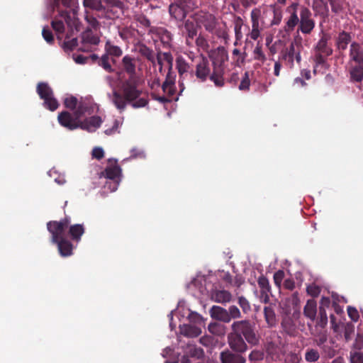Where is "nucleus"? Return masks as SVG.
<instances>
[{
  "label": "nucleus",
  "instance_id": "1",
  "mask_svg": "<svg viewBox=\"0 0 363 363\" xmlns=\"http://www.w3.org/2000/svg\"><path fill=\"white\" fill-rule=\"evenodd\" d=\"M138 77H128L122 82L121 93L113 91L111 101L120 112L125 109L128 103L134 108L145 107L148 104L147 96H141L143 92L138 89Z\"/></svg>",
  "mask_w": 363,
  "mask_h": 363
},
{
  "label": "nucleus",
  "instance_id": "2",
  "mask_svg": "<svg viewBox=\"0 0 363 363\" xmlns=\"http://www.w3.org/2000/svg\"><path fill=\"white\" fill-rule=\"evenodd\" d=\"M348 65L350 82L361 83L363 81V43L353 41L350 44Z\"/></svg>",
  "mask_w": 363,
  "mask_h": 363
},
{
  "label": "nucleus",
  "instance_id": "3",
  "mask_svg": "<svg viewBox=\"0 0 363 363\" xmlns=\"http://www.w3.org/2000/svg\"><path fill=\"white\" fill-rule=\"evenodd\" d=\"M228 60V54L223 46L218 47L213 54L212 72H211L209 79L216 86L223 87L225 85V73L226 66L225 63Z\"/></svg>",
  "mask_w": 363,
  "mask_h": 363
},
{
  "label": "nucleus",
  "instance_id": "4",
  "mask_svg": "<svg viewBox=\"0 0 363 363\" xmlns=\"http://www.w3.org/2000/svg\"><path fill=\"white\" fill-rule=\"evenodd\" d=\"M330 39L331 36L329 33L323 32L314 47V73L318 69H326L328 67L327 59L333 53L332 45L330 43Z\"/></svg>",
  "mask_w": 363,
  "mask_h": 363
},
{
  "label": "nucleus",
  "instance_id": "5",
  "mask_svg": "<svg viewBox=\"0 0 363 363\" xmlns=\"http://www.w3.org/2000/svg\"><path fill=\"white\" fill-rule=\"evenodd\" d=\"M302 49V38L297 35L290 43L289 46H285L281 50L278 58L281 62H284L286 67L289 69H292L294 67V61H296L297 64L301 63V51Z\"/></svg>",
  "mask_w": 363,
  "mask_h": 363
},
{
  "label": "nucleus",
  "instance_id": "6",
  "mask_svg": "<svg viewBox=\"0 0 363 363\" xmlns=\"http://www.w3.org/2000/svg\"><path fill=\"white\" fill-rule=\"evenodd\" d=\"M231 332L243 337L247 343L256 345L259 342L255 325L249 320L234 321L230 326Z\"/></svg>",
  "mask_w": 363,
  "mask_h": 363
},
{
  "label": "nucleus",
  "instance_id": "7",
  "mask_svg": "<svg viewBox=\"0 0 363 363\" xmlns=\"http://www.w3.org/2000/svg\"><path fill=\"white\" fill-rule=\"evenodd\" d=\"M36 91L40 98L43 100L44 106L51 111H55L59 104L54 97L53 91L46 82H39L36 87Z\"/></svg>",
  "mask_w": 363,
  "mask_h": 363
},
{
  "label": "nucleus",
  "instance_id": "8",
  "mask_svg": "<svg viewBox=\"0 0 363 363\" xmlns=\"http://www.w3.org/2000/svg\"><path fill=\"white\" fill-rule=\"evenodd\" d=\"M83 113L84 111L81 106H79L74 113L62 111L59 113L57 117L59 123L69 130H75L79 128L80 118Z\"/></svg>",
  "mask_w": 363,
  "mask_h": 363
},
{
  "label": "nucleus",
  "instance_id": "9",
  "mask_svg": "<svg viewBox=\"0 0 363 363\" xmlns=\"http://www.w3.org/2000/svg\"><path fill=\"white\" fill-rule=\"evenodd\" d=\"M70 223V218L65 217L59 221L51 220L47 223L48 230L51 234L52 242L65 238V232L68 228Z\"/></svg>",
  "mask_w": 363,
  "mask_h": 363
},
{
  "label": "nucleus",
  "instance_id": "10",
  "mask_svg": "<svg viewBox=\"0 0 363 363\" xmlns=\"http://www.w3.org/2000/svg\"><path fill=\"white\" fill-rule=\"evenodd\" d=\"M193 62L195 63V70H191L196 79L201 82H204L209 79L211 67L208 60L203 55H199L194 57Z\"/></svg>",
  "mask_w": 363,
  "mask_h": 363
},
{
  "label": "nucleus",
  "instance_id": "11",
  "mask_svg": "<svg viewBox=\"0 0 363 363\" xmlns=\"http://www.w3.org/2000/svg\"><path fill=\"white\" fill-rule=\"evenodd\" d=\"M299 23L298 30L303 34L310 35L315 28V22L310 9L304 6L299 9Z\"/></svg>",
  "mask_w": 363,
  "mask_h": 363
},
{
  "label": "nucleus",
  "instance_id": "12",
  "mask_svg": "<svg viewBox=\"0 0 363 363\" xmlns=\"http://www.w3.org/2000/svg\"><path fill=\"white\" fill-rule=\"evenodd\" d=\"M125 5L120 0H102L101 9L107 18L115 19L124 12Z\"/></svg>",
  "mask_w": 363,
  "mask_h": 363
},
{
  "label": "nucleus",
  "instance_id": "13",
  "mask_svg": "<svg viewBox=\"0 0 363 363\" xmlns=\"http://www.w3.org/2000/svg\"><path fill=\"white\" fill-rule=\"evenodd\" d=\"M101 174L106 178L114 181L111 191H116L119 184L120 177L121 176V168L118 164V161L116 160L109 159L106 167Z\"/></svg>",
  "mask_w": 363,
  "mask_h": 363
},
{
  "label": "nucleus",
  "instance_id": "14",
  "mask_svg": "<svg viewBox=\"0 0 363 363\" xmlns=\"http://www.w3.org/2000/svg\"><path fill=\"white\" fill-rule=\"evenodd\" d=\"M60 16L63 19L55 18L51 22L52 28L58 33L62 34L65 32L64 21L69 27L74 26L77 30H79L75 20L72 19L69 11L62 10L60 11Z\"/></svg>",
  "mask_w": 363,
  "mask_h": 363
},
{
  "label": "nucleus",
  "instance_id": "15",
  "mask_svg": "<svg viewBox=\"0 0 363 363\" xmlns=\"http://www.w3.org/2000/svg\"><path fill=\"white\" fill-rule=\"evenodd\" d=\"M227 340L230 350L235 352L243 354L248 349L247 341L245 338L231 331L228 334Z\"/></svg>",
  "mask_w": 363,
  "mask_h": 363
},
{
  "label": "nucleus",
  "instance_id": "16",
  "mask_svg": "<svg viewBox=\"0 0 363 363\" xmlns=\"http://www.w3.org/2000/svg\"><path fill=\"white\" fill-rule=\"evenodd\" d=\"M196 21L197 24L203 26L211 33H214L218 23L214 15L203 11L196 13Z\"/></svg>",
  "mask_w": 363,
  "mask_h": 363
},
{
  "label": "nucleus",
  "instance_id": "17",
  "mask_svg": "<svg viewBox=\"0 0 363 363\" xmlns=\"http://www.w3.org/2000/svg\"><path fill=\"white\" fill-rule=\"evenodd\" d=\"M298 3H292L286 9V11L289 13V16L286 19L284 29L287 33L293 31L296 26L298 27L300 18L298 16Z\"/></svg>",
  "mask_w": 363,
  "mask_h": 363
},
{
  "label": "nucleus",
  "instance_id": "18",
  "mask_svg": "<svg viewBox=\"0 0 363 363\" xmlns=\"http://www.w3.org/2000/svg\"><path fill=\"white\" fill-rule=\"evenodd\" d=\"M100 42L99 38L94 35L91 28H87L82 33V46L79 48L83 52H89L92 45H97Z\"/></svg>",
  "mask_w": 363,
  "mask_h": 363
},
{
  "label": "nucleus",
  "instance_id": "19",
  "mask_svg": "<svg viewBox=\"0 0 363 363\" xmlns=\"http://www.w3.org/2000/svg\"><path fill=\"white\" fill-rule=\"evenodd\" d=\"M137 60L138 59L130 55H125L121 60L120 64V68L123 72L128 75V77H136V68H137Z\"/></svg>",
  "mask_w": 363,
  "mask_h": 363
},
{
  "label": "nucleus",
  "instance_id": "20",
  "mask_svg": "<svg viewBox=\"0 0 363 363\" xmlns=\"http://www.w3.org/2000/svg\"><path fill=\"white\" fill-rule=\"evenodd\" d=\"M189 10L190 7L187 6L186 1L172 4L169 8L170 15L179 21L183 20Z\"/></svg>",
  "mask_w": 363,
  "mask_h": 363
},
{
  "label": "nucleus",
  "instance_id": "21",
  "mask_svg": "<svg viewBox=\"0 0 363 363\" xmlns=\"http://www.w3.org/2000/svg\"><path fill=\"white\" fill-rule=\"evenodd\" d=\"M352 35L345 30L340 31L335 37V46L337 51H345L352 43Z\"/></svg>",
  "mask_w": 363,
  "mask_h": 363
},
{
  "label": "nucleus",
  "instance_id": "22",
  "mask_svg": "<svg viewBox=\"0 0 363 363\" xmlns=\"http://www.w3.org/2000/svg\"><path fill=\"white\" fill-rule=\"evenodd\" d=\"M221 363H245L246 359L242 354L235 352L233 350H225L220 354Z\"/></svg>",
  "mask_w": 363,
  "mask_h": 363
},
{
  "label": "nucleus",
  "instance_id": "23",
  "mask_svg": "<svg viewBox=\"0 0 363 363\" xmlns=\"http://www.w3.org/2000/svg\"><path fill=\"white\" fill-rule=\"evenodd\" d=\"M252 30L250 38L256 40L260 35L259 18L261 17V11L259 9H254L251 11Z\"/></svg>",
  "mask_w": 363,
  "mask_h": 363
},
{
  "label": "nucleus",
  "instance_id": "24",
  "mask_svg": "<svg viewBox=\"0 0 363 363\" xmlns=\"http://www.w3.org/2000/svg\"><path fill=\"white\" fill-rule=\"evenodd\" d=\"M257 284L260 288V299L262 302L267 303L269 301V294H271V286L269 280L264 276H260L257 279Z\"/></svg>",
  "mask_w": 363,
  "mask_h": 363
},
{
  "label": "nucleus",
  "instance_id": "25",
  "mask_svg": "<svg viewBox=\"0 0 363 363\" xmlns=\"http://www.w3.org/2000/svg\"><path fill=\"white\" fill-rule=\"evenodd\" d=\"M102 120L100 116H94L80 122L79 128L88 132H94L101 125Z\"/></svg>",
  "mask_w": 363,
  "mask_h": 363
},
{
  "label": "nucleus",
  "instance_id": "26",
  "mask_svg": "<svg viewBox=\"0 0 363 363\" xmlns=\"http://www.w3.org/2000/svg\"><path fill=\"white\" fill-rule=\"evenodd\" d=\"M52 243L57 244L59 253L62 257H69L72 255L73 245L66 238L59 240L57 242H53Z\"/></svg>",
  "mask_w": 363,
  "mask_h": 363
},
{
  "label": "nucleus",
  "instance_id": "27",
  "mask_svg": "<svg viewBox=\"0 0 363 363\" xmlns=\"http://www.w3.org/2000/svg\"><path fill=\"white\" fill-rule=\"evenodd\" d=\"M232 297L231 293L226 290H215L211 293V299L222 304L230 302Z\"/></svg>",
  "mask_w": 363,
  "mask_h": 363
},
{
  "label": "nucleus",
  "instance_id": "28",
  "mask_svg": "<svg viewBox=\"0 0 363 363\" xmlns=\"http://www.w3.org/2000/svg\"><path fill=\"white\" fill-rule=\"evenodd\" d=\"M253 60L257 61L255 65V68L261 67L267 61V56L263 50L262 45L258 43L252 52Z\"/></svg>",
  "mask_w": 363,
  "mask_h": 363
},
{
  "label": "nucleus",
  "instance_id": "29",
  "mask_svg": "<svg viewBox=\"0 0 363 363\" xmlns=\"http://www.w3.org/2000/svg\"><path fill=\"white\" fill-rule=\"evenodd\" d=\"M303 315L311 321L317 316V303L314 299H309L303 308Z\"/></svg>",
  "mask_w": 363,
  "mask_h": 363
},
{
  "label": "nucleus",
  "instance_id": "30",
  "mask_svg": "<svg viewBox=\"0 0 363 363\" xmlns=\"http://www.w3.org/2000/svg\"><path fill=\"white\" fill-rule=\"evenodd\" d=\"M84 232L85 229L82 224L69 225L68 234L70 238L74 242H79Z\"/></svg>",
  "mask_w": 363,
  "mask_h": 363
},
{
  "label": "nucleus",
  "instance_id": "31",
  "mask_svg": "<svg viewBox=\"0 0 363 363\" xmlns=\"http://www.w3.org/2000/svg\"><path fill=\"white\" fill-rule=\"evenodd\" d=\"M104 53L111 58L120 57L123 55V50L121 47L114 45L110 40H107L104 45Z\"/></svg>",
  "mask_w": 363,
  "mask_h": 363
},
{
  "label": "nucleus",
  "instance_id": "32",
  "mask_svg": "<svg viewBox=\"0 0 363 363\" xmlns=\"http://www.w3.org/2000/svg\"><path fill=\"white\" fill-rule=\"evenodd\" d=\"M160 65V71H162L163 62H166L169 69L171 70L173 66V57L169 52H158L156 59Z\"/></svg>",
  "mask_w": 363,
  "mask_h": 363
},
{
  "label": "nucleus",
  "instance_id": "33",
  "mask_svg": "<svg viewBox=\"0 0 363 363\" xmlns=\"http://www.w3.org/2000/svg\"><path fill=\"white\" fill-rule=\"evenodd\" d=\"M180 333L188 337H196L200 335L201 330L195 325H184L180 328Z\"/></svg>",
  "mask_w": 363,
  "mask_h": 363
},
{
  "label": "nucleus",
  "instance_id": "34",
  "mask_svg": "<svg viewBox=\"0 0 363 363\" xmlns=\"http://www.w3.org/2000/svg\"><path fill=\"white\" fill-rule=\"evenodd\" d=\"M313 9L323 18H326L328 15V7L326 2L323 0H315L313 3Z\"/></svg>",
  "mask_w": 363,
  "mask_h": 363
},
{
  "label": "nucleus",
  "instance_id": "35",
  "mask_svg": "<svg viewBox=\"0 0 363 363\" xmlns=\"http://www.w3.org/2000/svg\"><path fill=\"white\" fill-rule=\"evenodd\" d=\"M264 315L269 327H273L277 324L275 312L271 306L264 308Z\"/></svg>",
  "mask_w": 363,
  "mask_h": 363
},
{
  "label": "nucleus",
  "instance_id": "36",
  "mask_svg": "<svg viewBox=\"0 0 363 363\" xmlns=\"http://www.w3.org/2000/svg\"><path fill=\"white\" fill-rule=\"evenodd\" d=\"M138 52L153 65L155 63V57L154 51L145 44L138 46Z\"/></svg>",
  "mask_w": 363,
  "mask_h": 363
},
{
  "label": "nucleus",
  "instance_id": "37",
  "mask_svg": "<svg viewBox=\"0 0 363 363\" xmlns=\"http://www.w3.org/2000/svg\"><path fill=\"white\" fill-rule=\"evenodd\" d=\"M111 58L106 53H104L98 62V65L101 67L108 73H113L115 72V69L111 64Z\"/></svg>",
  "mask_w": 363,
  "mask_h": 363
},
{
  "label": "nucleus",
  "instance_id": "38",
  "mask_svg": "<svg viewBox=\"0 0 363 363\" xmlns=\"http://www.w3.org/2000/svg\"><path fill=\"white\" fill-rule=\"evenodd\" d=\"M162 91L168 96H172L175 93V85L174 82L169 77V73L167 74V77L162 86Z\"/></svg>",
  "mask_w": 363,
  "mask_h": 363
},
{
  "label": "nucleus",
  "instance_id": "39",
  "mask_svg": "<svg viewBox=\"0 0 363 363\" xmlns=\"http://www.w3.org/2000/svg\"><path fill=\"white\" fill-rule=\"evenodd\" d=\"M209 332L217 336H222L225 333V326L220 323H211L208 325Z\"/></svg>",
  "mask_w": 363,
  "mask_h": 363
},
{
  "label": "nucleus",
  "instance_id": "40",
  "mask_svg": "<svg viewBox=\"0 0 363 363\" xmlns=\"http://www.w3.org/2000/svg\"><path fill=\"white\" fill-rule=\"evenodd\" d=\"M246 53H242L239 49L235 48L232 52V58L235 66L241 67L244 65L245 60Z\"/></svg>",
  "mask_w": 363,
  "mask_h": 363
},
{
  "label": "nucleus",
  "instance_id": "41",
  "mask_svg": "<svg viewBox=\"0 0 363 363\" xmlns=\"http://www.w3.org/2000/svg\"><path fill=\"white\" fill-rule=\"evenodd\" d=\"M186 354L191 357L201 359L204 356V352L202 348L198 347L194 345H188Z\"/></svg>",
  "mask_w": 363,
  "mask_h": 363
},
{
  "label": "nucleus",
  "instance_id": "42",
  "mask_svg": "<svg viewBox=\"0 0 363 363\" xmlns=\"http://www.w3.org/2000/svg\"><path fill=\"white\" fill-rule=\"evenodd\" d=\"M184 31L186 33L187 38L193 40L197 35V29L194 23L190 20H187L184 24Z\"/></svg>",
  "mask_w": 363,
  "mask_h": 363
},
{
  "label": "nucleus",
  "instance_id": "43",
  "mask_svg": "<svg viewBox=\"0 0 363 363\" xmlns=\"http://www.w3.org/2000/svg\"><path fill=\"white\" fill-rule=\"evenodd\" d=\"M158 35L163 46L164 48H169L172 40L171 33L167 30L160 29L158 31Z\"/></svg>",
  "mask_w": 363,
  "mask_h": 363
},
{
  "label": "nucleus",
  "instance_id": "44",
  "mask_svg": "<svg viewBox=\"0 0 363 363\" xmlns=\"http://www.w3.org/2000/svg\"><path fill=\"white\" fill-rule=\"evenodd\" d=\"M283 330L289 335H292L296 331V326L291 318H284L281 321Z\"/></svg>",
  "mask_w": 363,
  "mask_h": 363
},
{
  "label": "nucleus",
  "instance_id": "45",
  "mask_svg": "<svg viewBox=\"0 0 363 363\" xmlns=\"http://www.w3.org/2000/svg\"><path fill=\"white\" fill-rule=\"evenodd\" d=\"M176 65L179 75L188 72L190 69L189 63L181 56L177 57Z\"/></svg>",
  "mask_w": 363,
  "mask_h": 363
},
{
  "label": "nucleus",
  "instance_id": "46",
  "mask_svg": "<svg viewBox=\"0 0 363 363\" xmlns=\"http://www.w3.org/2000/svg\"><path fill=\"white\" fill-rule=\"evenodd\" d=\"M265 347L267 353L272 357L274 355H277L281 350L279 344L275 341L267 342Z\"/></svg>",
  "mask_w": 363,
  "mask_h": 363
},
{
  "label": "nucleus",
  "instance_id": "47",
  "mask_svg": "<svg viewBox=\"0 0 363 363\" xmlns=\"http://www.w3.org/2000/svg\"><path fill=\"white\" fill-rule=\"evenodd\" d=\"M273 9V18L271 21V26H278L282 20V10L276 5L271 6Z\"/></svg>",
  "mask_w": 363,
  "mask_h": 363
},
{
  "label": "nucleus",
  "instance_id": "48",
  "mask_svg": "<svg viewBox=\"0 0 363 363\" xmlns=\"http://www.w3.org/2000/svg\"><path fill=\"white\" fill-rule=\"evenodd\" d=\"M326 340V335H323L316 340V344L319 347H321L325 352H327V350L328 349V357H333L335 355V350H332L330 347L324 345Z\"/></svg>",
  "mask_w": 363,
  "mask_h": 363
},
{
  "label": "nucleus",
  "instance_id": "49",
  "mask_svg": "<svg viewBox=\"0 0 363 363\" xmlns=\"http://www.w3.org/2000/svg\"><path fill=\"white\" fill-rule=\"evenodd\" d=\"M320 358V354L315 349L308 348L305 353V359L308 362H315Z\"/></svg>",
  "mask_w": 363,
  "mask_h": 363
},
{
  "label": "nucleus",
  "instance_id": "50",
  "mask_svg": "<svg viewBox=\"0 0 363 363\" xmlns=\"http://www.w3.org/2000/svg\"><path fill=\"white\" fill-rule=\"evenodd\" d=\"M316 319V325L325 328L328 324V315L326 311H318V315Z\"/></svg>",
  "mask_w": 363,
  "mask_h": 363
},
{
  "label": "nucleus",
  "instance_id": "51",
  "mask_svg": "<svg viewBox=\"0 0 363 363\" xmlns=\"http://www.w3.org/2000/svg\"><path fill=\"white\" fill-rule=\"evenodd\" d=\"M238 303L245 314L248 313L251 311V306L249 301L243 296L238 298Z\"/></svg>",
  "mask_w": 363,
  "mask_h": 363
},
{
  "label": "nucleus",
  "instance_id": "52",
  "mask_svg": "<svg viewBox=\"0 0 363 363\" xmlns=\"http://www.w3.org/2000/svg\"><path fill=\"white\" fill-rule=\"evenodd\" d=\"M102 1H99V0H84L83 5L86 8H89L91 9H95L96 11H100L101 9Z\"/></svg>",
  "mask_w": 363,
  "mask_h": 363
},
{
  "label": "nucleus",
  "instance_id": "53",
  "mask_svg": "<svg viewBox=\"0 0 363 363\" xmlns=\"http://www.w3.org/2000/svg\"><path fill=\"white\" fill-rule=\"evenodd\" d=\"M250 79L249 76V72H245L244 75L242 76L240 84L238 86L239 89L241 91H247L250 89Z\"/></svg>",
  "mask_w": 363,
  "mask_h": 363
},
{
  "label": "nucleus",
  "instance_id": "54",
  "mask_svg": "<svg viewBox=\"0 0 363 363\" xmlns=\"http://www.w3.org/2000/svg\"><path fill=\"white\" fill-rule=\"evenodd\" d=\"M264 352L259 350H254L249 354V360L251 362L262 361L264 359Z\"/></svg>",
  "mask_w": 363,
  "mask_h": 363
},
{
  "label": "nucleus",
  "instance_id": "55",
  "mask_svg": "<svg viewBox=\"0 0 363 363\" xmlns=\"http://www.w3.org/2000/svg\"><path fill=\"white\" fill-rule=\"evenodd\" d=\"M350 363H363V352L359 351L350 352Z\"/></svg>",
  "mask_w": 363,
  "mask_h": 363
},
{
  "label": "nucleus",
  "instance_id": "56",
  "mask_svg": "<svg viewBox=\"0 0 363 363\" xmlns=\"http://www.w3.org/2000/svg\"><path fill=\"white\" fill-rule=\"evenodd\" d=\"M78 45V40L74 38L71 40H67L63 43V49L66 52L73 50Z\"/></svg>",
  "mask_w": 363,
  "mask_h": 363
},
{
  "label": "nucleus",
  "instance_id": "57",
  "mask_svg": "<svg viewBox=\"0 0 363 363\" xmlns=\"http://www.w3.org/2000/svg\"><path fill=\"white\" fill-rule=\"evenodd\" d=\"M229 315L232 319H239L242 318V313L240 309L235 305L229 306L228 308Z\"/></svg>",
  "mask_w": 363,
  "mask_h": 363
},
{
  "label": "nucleus",
  "instance_id": "58",
  "mask_svg": "<svg viewBox=\"0 0 363 363\" xmlns=\"http://www.w3.org/2000/svg\"><path fill=\"white\" fill-rule=\"evenodd\" d=\"M42 35L47 43L52 44L54 42L53 34L48 26L43 28Z\"/></svg>",
  "mask_w": 363,
  "mask_h": 363
},
{
  "label": "nucleus",
  "instance_id": "59",
  "mask_svg": "<svg viewBox=\"0 0 363 363\" xmlns=\"http://www.w3.org/2000/svg\"><path fill=\"white\" fill-rule=\"evenodd\" d=\"M224 310V308L218 306H213L210 311L211 315L213 319L218 320Z\"/></svg>",
  "mask_w": 363,
  "mask_h": 363
},
{
  "label": "nucleus",
  "instance_id": "60",
  "mask_svg": "<svg viewBox=\"0 0 363 363\" xmlns=\"http://www.w3.org/2000/svg\"><path fill=\"white\" fill-rule=\"evenodd\" d=\"M135 19L137 22H138L141 26L145 28L150 27V21L147 18L144 14H138L135 16Z\"/></svg>",
  "mask_w": 363,
  "mask_h": 363
},
{
  "label": "nucleus",
  "instance_id": "61",
  "mask_svg": "<svg viewBox=\"0 0 363 363\" xmlns=\"http://www.w3.org/2000/svg\"><path fill=\"white\" fill-rule=\"evenodd\" d=\"M306 291L308 294H309L312 297H317L320 294L321 289L320 286L315 284H311L307 287Z\"/></svg>",
  "mask_w": 363,
  "mask_h": 363
},
{
  "label": "nucleus",
  "instance_id": "62",
  "mask_svg": "<svg viewBox=\"0 0 363 363\" xmlns=\"http://www.w3.org/2000/svg\"><path fill=\"white\" fill-rule=\"evenodd\" d=\"M284 272L283 270H278L274 274V282L275 285L280 288L281 285V282L284 278Z\"/></svg>",
  "mask_w": 363,
  "mask_h": 363
},
{
  "label": "nucleus",
  "instance_id": "63",
  "mask_svg": "<svg viewBox=\"0 0 363 363\" xmlns=\"http://www.w3.org/2000/svg\"><path fill=\"white\" fill-rule=\"evenodd\" d=\"M332 11L335 13H338L343 9L342 3L341 0H333L330 3Z\"/></svg>",
  "mask_w": 363,
  "mask_h": 363
},
{
  "label": "nucleus",
  "instance_id": "64",
  "mask_svg": "<svg viewBox=\"0 0 363 363\" xmlns=\"http://www.w3.org/2000/svg\"><path fill=\"white\" fill-rule=\"evenodd\" d=\"M65 107L74 110L77 105V99L74 96L66 98L64 101Z\"/></svg>",
  "mask_w": 363,
  "mask_h": 363
}]
</instances>
